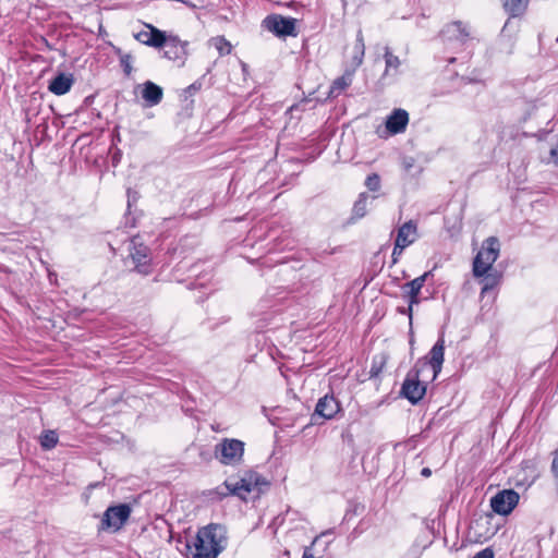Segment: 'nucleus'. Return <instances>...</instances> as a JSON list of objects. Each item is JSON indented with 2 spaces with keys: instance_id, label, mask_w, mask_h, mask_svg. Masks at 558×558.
<instances>
[{
  "instance_id": "obj_35",
  "label": "nucleus",
  "mask_w": 558,
  "mask_h": 558,
  "mask_svg": "<svg viewBox=\"0 0 558 558\" xmlns=\"http://www.w3.org/2000/svg\"><path fill=\"white\" fill-rule=\"evenodd\" d=\"M404 248H398L397 247V243L395 242V247H393V251H392V258H393V262H397V257L400 256L402 254Z\"/></svg>"
},
{
  "instance_id": "obj_16",
  "label": "nucleus",
  "mask_w": 558,
  "mask_h": 558,
  "mask_svg": "<svg viewBox=\"0 0 558 558\" xmlns=\"http://www.w3.org/2000/svg\"><path fill=\"white\" fill-rule=\"evenodd\" d=\"M442 36L446 40L464 44L470 38V32L462 22H452L445 26Z\"/></svg>"
},
{
  "instance_id": "obj_33",
  "label": "nucleus",
  "mask_w": 558,
  "mask_h": 558,
  "mask_svg": "<svg viewBox=\"0 0 558 558\" xmlns=\"http://www.w3.org/2000/svg\"><path fill=\"white\" fill-rule=\"evenodd\" d=\"M317 541V538H315L312 543V545L310 547H305L304 551H303V556L302 558H316L313 553H312V547L313 545L315 544V542Z\"/></svg>"
},
{
  "instance_id": "obj_4",
  "label": "nucleus",
  "mask_w": 558,
  "mask_h": 558,
  "mask_svg": "<svg viewBox=\"0 0 558 558\" xmlns=\"http://www.w3.org/2000/svg\"><path fill=\"white\" fill-rule=\"evenodd\" d=\"M215 458L225 465H238L244 456V442L234 438H225L215 446Z\"/></svg>"
},
{
  "instance_id": "obj_14",
  "label": "nucleus",
  "mask_w": 558,
  "mask_h": 558,
  "mask_svg": "<svg viewBox=\"0 0 558 558\" xmlns=\"http://www.w3.org/2000/svg\"><path fill=\"white\" fill-rule=\"evenodd\" d=\"M430 275V271L423 274L420 277H416L410 282H407L402 289L409 296V316L412 317V307L413 305H417L420 303L418 294L421 289L423 288L426 279Z\"/></svg>"
},
{
  "instance_id": "obj_19",
  "label": "nucleus",
  "mask_w": 558,
  "mask_h": 558,
  "mask_svg": "<svg viewBox=\"0 0 558 558\" xmlns=\"http://www.w3.org/2000/svg\"><path fill=\"white\" fill-rule=\"evenodd\" d=\"M163 92L157 84L147 81L142 85V97L148 106H156L162 100Z\"/></svg>"
},
{
  "instance_id": "obj_7",
  "label": "nucleus",
  "mask_w": 558,
  "mask_h": 558,
  "mask_svg": "<svg viewBox=\"0 0 558 558\" xmlns=\"http://www.w3.org/2000/svg\"><path fill=\"white\" fill-rule=\"evenodd\" d=\"M130 257L132 258L135 269L143 274H149V250L142 242H140V238L134 236L131 241L130 245Z\"/></svg>"
},
{
  "instance_id": "obj_24",
  "label": "nucleus",
  "mask_w": 558,
  "mask_h": 558,
  "mask_svg": "<svg viewBox=\"0 0 558 558\" xmlns=\"http://www.w3.org/2000/svg\"><path fill=\"white\" fill-rule=\"evenodd\" d=\"M483 279V288H482V294L486 293L488 290H492L495 288L500 279V275H498L497 271H488L485 274Z\"/></svg>"
},
{
  "instance_id": "obj_12",
  "label": "nucleus",
  "mask_w": 558,
  "mask_h": 558,
  "mask_svg": "<svg viewBox=\"0 0 558 558\" xmlns=\"http://www.w3.org/2000/svg\"><path fill=\"white\" fill-rule=\"evenodd\" d=\"M409 123V113L403 109H395L386 119V132L389 135L403 133Z\"/></svg>"
},
{
  "instance_id": "obj_25",
  "label": "nucleus",
  "mask_w": 558,
  "mask_h": 558,
  "mask_svg": "<svg viewBox=\"0 0 558 558\" xmlns=\"http://www.w3.org/2000/svg\"><path fill=\"white\" fill-rule=\"evenodd\" d=\"M58 444V435L54 430H46L40 437V445L44 449H52Z\"/></svg>"
},
{
  "instance_id": "obj_8",
  "label": "nucleus",
  "mask_w": 558,
  "mask_h": 558,
  "mask_svg": "<svg viewBox=\"0 0 558 558\" xmlns=\"http://www.w3.org/2000/svg\"><path fill=\"white\" fill-rule=\"evenodd\" d=\"M264 26L277 36L295 35V20L281 15H269L264 20Z\"/></svg>"
},
{
  "instance_id": "obj_23",
  "label": "nucleus",
  "mask_w": 558,
  "mask_h": 558,
  "mask_svg": "<svg viewBox=\"0 0 558 558\" xmlns=\"http://www.w3.org/2000/svg\"><path fill=\"white\" fill-rule=\"evenodd\" d=\"M384 58H385V62H386L385 74L388 75L391 70L397 72L401 64L399 57L395 56L390 51V49L388 47H386Z\"/></svg>"
},
{
  "instance_id": "obj_17",
  "label": "nucleus",
  "mask_w": 558,
  "mask_h": 558,
  "mask_svg": "<svg viewBox=\"0 0 558 558\" xmlns=\"http://www.w3.org/2000/svg\"><path fill=\"white\" fill-rule=\"evenodd\" d=\"M74 83V77L70 73H59L53 77L48 86L49 92L54 95L61 96L66 94Z\"/></svg>"
},
{
  "instance_id": "obj_6",
  "label": "nucleus",
  "mask_w": 558,
  "mask_h": 558,
  "mask_svg": "<svg viewBox=\"0 0 558 558\" xmlns=\"http://www.w3.org/2000/svg\"><path fill=\"white\" fill-rule=\"evenodd\" d=\"M519 494L513 489H505L497 493L490 499V507L494 512L501 515H507L511 513L512 510L515 508V506L519 502Z\"/></svg>"
},
{
  "instance_id": "obj_28",
  "label": "nucleus",
  "mask_w": 558,
  "mask_h": 558,
  "mask_svg": "<svg viewBox=\"0 0 558 558\" xmlns=\"http://www.w3.org/2000/svg\"><path fill=\"white\" fill-rule=\"evenodd\" d=\"M354 215L356 217H363L366 213V195L362 194L360 198L355 202L353 207Z\"/></svg>"
},
{
  "instance_id": "obj_31",
  "label": "nucleus",
  "mask_w": 558,
  "mask_h": 558,
  "mask_svg": "<svg viewBox=\"0 0 558 558\" xmlns=\"http://www.w3.org/2000/svg\"><path fill=\"white\" fill-rule=\"evenodd\" d=\"M551 471L554 473L556 481L558 482V449L554 452Z\"/></svg>"
},
{
  "instance_id": "obj_2",
  "label": "nucleus",
  "mask_w": 558,
  "mask_h": 558,
  "mask_svg": "<svg viewBox=\"0 0 558 558\" xmlns=\"http://www.w3.org/2000/svg\"><path fill=\"white\" fill-rule=\"evenodd\" d=\"M225 486L229 494L246 500L250 494L259 495L263 487L268 486V482L257 472L247 471L240 478L230 477L226 480Z\"/></svg>"
},
{
  "instance_id": "obj_11",
  "label": "nucleus",
  "mask_w": 558,
  "mask_h": 558,
  "mask_svg": "<svg viewBox=\"0 0 558 558\" xmlns=\"http://www.w3.org/2000/svg\"><path fill=\"white\" fill-rule=\"evenodd\" d=\"M445 355V340L444 337H440L434 347L429 351V361L423 362L422 368L424 371L425 367L429 366L433 369L432 379H435L437 375L440 373Z\"/></svg>"
},
{
  "instance_id": "obj_26",
  "label": "nucleus",
  "mask_w": 558,
  "mask_h": 558,
  "mask_svg": "<svg viewBox=\"0 0 558 558\" xmlns=\"http://www.w3.org/2000/svg\"><path fill=\"white\" fill-rule=\"evenodd\" d=\"M210 45L214 46L220 56H226L231 52V45L223 37H215L210 40Z\"/></svg>"
},
{
  "instance_id": "obj_15",
  "label": "nucleus",
  "mask_w": 558,
  "mask_h": 558,
  "mask_svg": "<svg viewBox=\"0 0 558 558\" xmlns=\"http://www.w3.org/2000/svg\"><path fill=\"white\" fill-rule=\"evenodd\" d=\"M147 27L148 31H142L135 34V39L146 46L155 48L162 47L166 43V34L151 25H147Z\"/></svg>"
},
{
  "instance_id": "obj_3",
  "label": "nucleus",
  "mask_w": 558,
  "mask_h": 558,
  "mask_svg": "<svg viewBox=\"0 0 558 558\" xmlns=\"http://www.w3.org/2000/svg\"><path fill=\"white\" fill-rule=\"evenodd\" d=\"M500 253L499 240L495 236L486 239L473 260V275L476 278L483 277L493 270V265Z\"/></svg>"
},
{
  "instance_id": "obj_20",
  "label": "nucleus",
  "mask_w": 558,
  "mask_h": 558,
  "mask_svg": "<svg viewBox=\"0 0 558 558\" xmlns=\"http://www.w3.org/2000/svg\"><path fill=\"white\" fill-rule=\"evenodd\" d=\"M365 54L364 37L361 29L357 31L352 52V66L355 71L362 63Z\"/></svg>"
},
{
  "instance_id": "obj_21",
  "label": "nucleus",
  "mask_w": 558,
  "mask_h": 558,
  "mask_svg": "<svg viewBox=\"0 0 558 558\" xmlns=\"http://www.w3.org/2000/svg\"><path fill=\"white\" fill-rule=\"evenodd\" d=\"M530 0H504V8L512 17L521 16L529 5Z\"/></svg>"
},
{
  "instance_id": "obj_9",
  "label": "nucleus",
  "mask_w": 558,
  "mask_h": 558,
  "mask_svg": "<svg viewBox=\"0 0 558 558\" xmlns=\"http://www.w3.org/2000/svg\"><path fill=\"white\" fill-rule=\"evenodd\" d=\"M131 513V508L128 505H119L109 507L102 518V526L118 531L126 522Z\"/></svg>"
},
{
  "instance_id": "obj_34",
  "label": "nucleus",
  "mask_w": 558,
  "mask_h": 558,
  "mask_svg": "<svg viewBox=\"0 0 558 558\" xmlns=\"http://www.w3.org/2000/svg\"><path fill=\"white\" fill-rule=\"evenodd\" d=\"M550 161L558 166V146L550 149Z\"/></svg>"
},
{
  "instance_id": "obj_13",
  "label": "nucleus",
  "mask_w": 558,
  "mask_h": 558,
  "mask_svg": "<svg viewBox=\"0 0 558 558\" xmlns=\"http://www.w3.org/2000/svg\"><path fill=\"white\" fill-rule=\"evenodd\" d=\"M418 238L417 225L413 221L404 222L397 232L396 243L398 248H407Z\"/></svg>"
},
{
  "instance_id": "obj_22",
  "label": "nucleus",
  "mask_w": 558,
  "mask_h": 558,
  "mask_svg": "<svg viewBox=\"0 0 558 558\" xmlns=\"http://www.w3.org/2000/svg\"><path fill=\"white\" fill-rule=\"evenodd\" d=\"M353 70L345 71L344 74L338 78H336L330 88L331 96H338L341 92H343L347 87L352 84L353 80Z\"/></svg>"
},
{
  "instance_id": "obj_18",
  "label": "nucleus",
  "mask_w": 558,
  "mask_h": 558,
  "mask_svg": "<svg viewBox=\"0 0 558 558\" xmlns=\"http://www.w3.org/2000/svg\"><path fill=\"white\" fill-rule=\"evenodd\" d=\"M185 46L186 44L181 41L178 37L174 36H166V43L162 47H165V57L170 60L181 59L185 54Z\"/></svg>"
},
{
  "instance_id": "obj_29",
  "label": "nucleus",
  "mask_w": 558,
  "mask_h": 558,
  "mask_svg": "<svg viewBox=\"0 0 558 558\" xmlns=\"http://www.w3.org/2000/svg\"><path fill=\"white\" fill-rule=\"evenodd\" d=\"M365 185L369 191H378L380 187V178L377 173H373L366 178Z\"/></svg>"
},
{
  "instance_id": "obj_36",
  "label": "nucleus",
  "mask_w": 558,
  "mask_h": 558,
  "mask_svg": "<svg viewBox=\"0 0 558 558\" xmlns=\"http://www.w3.org/2000/svg\"><path fill=\"white\" fill-rule=\"evenodd\" d=\"M421 474L425 477H428L432 474V471L428 468H424Z\"/></svg>"
},
{
  "instance_id": "obj_27",
  "label": "nucleus",
  "mask_w": 558,
  "mask_h": 558,
  "mask_svg": "<svg viewBox=\"0 0 558 558\" xmlns=\"http://www.w3.org/2000/svg\"><path fill=\"white\" fill-rule=\"evenodd\" d=\"M386 364V357L384 355L376 356L373 361L369 374L371 377H376L381 372L383 367Z\"/></svg>"
},
{
  "instance_id": "obj_1",
  "label": "nucleus",
  "mask_w": 558,
  "mask_h": 558,
  "mask_svg": "<svg viewBox=\"0 0 558 558\" xmlns=\"http://www.w3.org/2000/svg\"><path fill=\"white\" fill-rule=\"evenodd\" d=\"M228 545L227 530L220 524L202 527L193 542L186 544L187 558H217Z\"/></svg>"
},
{
  "instance_id": "obj_5",
  "label": "nucleus",
  "mask_w": 558,
  "mask_h": 558,
  "mask_svg": "<svg viewBox=\"0 0 558 558\" xmlns=\"http://www.w3.org/2000/svg\"><path fill=\"white\" fill-rule=\"evenodd\" d=\"M423 369L415 368L413 374H409L402 385V395L413 404L417 403L424 397L426 387L420 381Z\"/></svg>"
},
{
  "instance_id": "obj_32",
  "label": "nucleus",
  "mask_w": 558,
  "mask_h": 558,
  "mask_svg": "<svg viewBox=\"0 0 558 558\" xmlns=\"http://www.w3.org/2000/svg\"><path fill=\"white\" fill-rule=\"evenodd\" d=\"M473 558H494V551L490 548H485L478 551Z\"/></svg>"
},
{
  "instance_id": "obj_10",
  "label": "nucleus",
  "mask_w": 558,
  "mask_h": 558,
  "mask_svg": "<svg viewBox=\"0 0 558 558\" xmlns=\"http://www.w3.org/2000/svg\"><path fill=\"white\" fill-rule=\"evenodd\" d=\"M340 411V403L333 396L326 395L320 398L315 407V412L313 414V422L317 424L315 421L316 416H319L324 420H331L335 415Z\"/></svg>"
},
{
  "instance_id": "obj_30",
  "label": "nucleus",
  "mask_w": 558,
  "mask_h": 558,
  "mask_svg": "<svg viewBox=\"0 0 558 558\" xmlns=\"http://www.w3.org/2000/svg\"><path fill=\"white\" fill-rule=\"evenodd\" d=\"M121 65L123 66V71L125 75H131L133 68H132V56L129 53L121 54L120 57Z\"/></svg>"
}]
</instances>
